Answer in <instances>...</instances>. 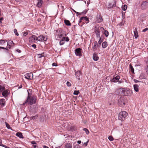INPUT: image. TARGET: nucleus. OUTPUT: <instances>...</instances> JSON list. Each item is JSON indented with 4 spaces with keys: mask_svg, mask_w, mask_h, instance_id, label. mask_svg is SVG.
<instances>
[{
    "mask_svg": "<svg viewBox=\"0 0 148 148\" xmlns=\"http://www.w3.org/2000/svg\"><path fill=\"white\" fill-rule=\"evenodd\" d=\"M37 40H38L40 42H42L43 41L42 35L39 36L38 37H37Z\"/></svg>",
    "mask_w": 148,
    "mask_h": 148,
    "instance_id": "nucleus-25",
    "label": "nucleus"
},
{
    "mask_svg": "<svg viewBox=\"0 0 148 148\" xmlns=\"http://www.w3.org/2000/svg\"><path fill=\"white\" fill-rule=\"evenodd\" d=\"M134 36L135 37V38H137L138 36V33L137 28H136L134 30Z\"/></svg>",
    "mask_w": 148,
    "mask_h": 148,
    "instance_id": "nucleus-14",
    "label": "nucleus"
},
{
    "mask_svg": "<svg viewBox=\"0 0 148 148\" xmlns=\"http://www.w3.org/2000/svg\"><path fill=\"white\" fill-rule=\"evenodd\" d=\"M66 84L67 86L68 87H70L71 85V83L68 81L67 82Z\"/></svg>",
    "mask_w": 148,
    "mask_h": 148,
    "instance_id": "nucleus-42",
    "label": "nucleus"
},
{
    "mask_svg": "<svg viewBox=\"0 0 148 148\" xmlns=\"http://www.w3.org/2000/svg\"><path fill=\"white\" fill-rule=\"evenodd\" d=\"M2 143V140L0 138V146L3 147L4 145H3Z\"/></svg>",
    "mask_w": 148,
    "mask_h": 148,
    "instance_id": "nucleus-45",
    "label": "nucleus"
},
{
    "mask_svg": "<svg viewBox=\"0 0 148 148\" xmlns=\"http://www.w3.org/2000/svg\"><path fill=\"white\" fill-rule=\"evenodd\" d=\"M73 148H82L78 144H76L75 145L74 147Z\"/></svg>",
    "mask_w": 148,
    "mask_h": 148,
    "instance_id": "nucleus-39",
    "label": "nucleus"
},
{
    "mask_svg": "<svg viewBox=\"0 0 148 148\" xmlns=\"http://www.w3.org/2000/svg\"><path fill=\"white\" fill-rule=\"evenodd\" d=\"M100 29L101 30H104V28L102 27H101L100 28Z\"/></svg>",
    "mask_w": 148,
    "mask_h": 148,
    "instance_id": "nucleus-64",
    "label": "nucleus"
},
{
    "mask_svg": "<svg viewBox=\"0 0 148 148\" xmlns=\"http://www.w3.org/2000/svg\"><path fill=\"white\" fill-rule=\"evenodd\" d=\"M145 69L146 70V72L148 75V65L146 66L145 67Z\"/></svg>",
    "mask_w": 148,
    "mask_h": 148,
    "instance_id": "nucleus-44",
    "label": "nucleus"
},
{
    "mask_svg": "<svg viewBox=\"0 0 148 148\" xmlns=\"http://www.w3.org/2000/svg\"><path fill=\"white\" fill-rule=\"evenodd\" d=\"M33 147L34 148L37 147V146L36 145V144L33 145Z\"/></svg>",
    "mask_w": 148,
    "mask_h": 148,
    "instance_id": "nucleus-62",
    "label": "nucleus"
},
{
    "mask_svg": "<svg viewBox=\"0 0 148 148\" xmlns=\"http://www.w3.org/2000/svg\"><path fill=\"white\" fill-rule=\"evenodd\" d=\"M43 148H49V147H48L45 146V145H44L43 146Z\"/></svg>",
    "mask_w": 148,
    "mask_h": 148,
    "instance_id": "nucleus-63",
    "label": "nucleus"
},
{
    "mask_svg": "<svg viewBox=\"0 0 148 148\" xmlns=\"http://www.w3.org/2000/svg\"><path fill=\"white\" fill-rule=\"evenodd\" d=\"M5 124L6 126V127H7V128L8 129H10L11 130H13L12 128L10 127V125L8 123L6 122H5Z\"/></svg>",
    "mask_w": 148,
    "mask_h": 148,
    "instance_id": "nucleus-29",
    "label": "nucleus"
},
{
    "mask_svg": "<svg viewBox=\"0 0 148 148\" xmlns=\"http://www.w3.org/2000/svg\"><path fill=\"white\" fill-rule=\"evenodd\" d=\"M25 76L26 78L28 79H32L33 77V74L32 73L26 74L25 75Z\"/></svg>",
    "mask_w": 148,
    "mask_h": 148,
    "instance_id": "nucleus-4",
    "label": "nucleus"
},
{
    "mask_svg": "<svg viewBox=\"0 0 148 148\" xmlns=\"http://www.w3.org/2000/svg\"><path fill=\"white\" fill-rule=\"evenodd\" d=\"M5 42V40H0V45H2Z\"/></svg>",
    "mask_w": 148,
    "mask_h": 148,
    "instance_id": "nucleus-40",
    "label": "nucleus"
},
{
    "mask_svg": "<svg viewBox=\"0 0 148 148\" xmlns=\"http://www.w3.org/2000/svg\"><path fill=\"white\" fill-rule=\"evenodd\" d=\"M88 140L87 142L85 143H84V145H85L86 146H87L88 145Z\"/></svg>",
    "mask_w": 148,
    "mask_h": 148,
    "instance_id": "nucleus-52",
    "label": "nucleus"
},
{
    "mask_svg": "<svg viewBox=\"0 0 148 148\" xmlns=\"http://www.w3.org/2000/svg\"><path fill=\"white\" fill-rule=\"evenodd\" d=\"M96 20L98 23L101 22L103 21V19L100 14L98 15L96 17Z\"/></svg>",
    "mask_w": 148,
    "mask_h": 148,
    "instance_id": "nucleus-10",
    "label": "nucleus"
},
{
    "mask_svg": "<svg viewBox=\"0 0 148 148\" xmlns=\"http://www.w3.org/2000/svg\"><path fill=\"white\" fill-rule=\"evenodd\" d=\"M133 87L134 90L136 92H138L139 91V86L137 84H135L133 85Z\"/></svg>",
    "mask_w": 148,
    "mask_h": 148,
    "instance_id": "nucleus-18",
    "label": "nucleus"
},
{
    "mask_svg": "<svg viewBox=\"0 0 148 148\" xmlns=\"http://www.w3.org/2000/svg\"><path fill=\"white\" fill-rule=\"evenodd\" d=\"M64 21V23L67 25L70 26L71 25V24L69 21L66 20H65Z\"/></svg>",
    "mask_w": 148,
    "mask_h": 148,
    "instance_id": "nucleus-27",
    "label": "nucleus"
},
{
    "mask_svg": "<svg viewBox=\"0 0 148 148\" xmlns=\"http://www.w3.org/2000/svg\"><path fill=\"white\" fill-rule=\"evenodd\" d=\"M23 35L24 36H26L28 34V33L27 32H23Z\"/></svg>",
    "mask_w": 148,
    "mask_h": 148,
    "instance_id": "nucleus-47",
    "label": "nucleus"
},
{
    "mask_svg": "<svg viewBox=\"0 0 148 148\" xmlns=\"http://www.w3.org/2000/svg\"><path fill=\"white\" fill-rule=\"evenodd\" d=\"M37 2L36 4V6L39 8H40L42 4V0H37Z\"/></svg>",
    "mask_w": 148,
    "mask_h": 148,
    "instance_id": "nucleus-16",
    "label": "nucleus"
},
{
    "mask_svg": "<svg viewBox=\"0 0 148 148\" xmlns=\"http://www.w3.org/2000/svg\"><path fill=\"white\" fill-rule=\"evenodd\" d=\"M103 40L102 39V37L101 36L100 38V39L99 40L98 42V44L100 45L101 44V42L103 41Z\"/></svg>",
    "mask_w": 148,
    "mask_h": 148,
    "instance_id": "nucleus-36",
    "label": "nucleus"
},
{
    "mask_svg": "<svg viewBox=\"0 0 148 148\" xmlns=\"http://www.w3.org/2000/svg\"><path fill=\"white\" fill-rule=\"evenodd\" d=\"M118 104L119 106H121L123 105H125V103L121 101V99H119L118 102Z\"/></svg>",
    "mask_w": 148,
    "mask_h": 148,
    "instance_id": "nucleus-23",
    "label": "nucleus"
},
{
    "mask_svg": "<svg viewBox=\"0 0 148 148\" xmlns=\"http://www.w3.org/2000/svg\"><path fill=\"white\" fill-rule=\"evenodd\" d=\"M65 148H72L71 145L70 143H67L65 145Z\"/></svg>",
    "mask_w": 148,
    "mask_h": 148,
    "instance_id": "nucleus-28",
    "label": "nucleus"
},
{
    "mask_svg": "<svg viewBox=\"0 0 148 148\" xmlns=\"http://www.w3.org/2000/svg\"><path fill=\"white\" fill-rule=\"evenodd\" d=\"M104 34L105 35L106 37H107L109 35V33L106 30H105L104 32Z\"/></svg>",
    "mask_w": 148,
    "mask_h": 148,
    "instance_id": "nucleus-31",
    "label": "nucleus"
},
{
    "mask_svg": "<svg viewBox=\"0 0 148 148\" xmlns=\"http://www.w3.org/2000/svg\"><path fill=\"white\" fill-rule=\"evenodd\" d=\"M32 46L33 47L34 49H36V45L35 44H33L32 45Z\"/></svg>",
    "mask_w": 148,
    "mask_h": 148,
    "instance_id": "nucleus-54",
    "label": "nucleus"
},
{
    "mask_svg": "<svg viewBox=\"0 0 148 148\" xmlns=\"http://www.w3.org/2000/svg\"><path fill=\"white\" fill-rule=\"evenodd\" d=\"M16 135L17 137H19L21 138H23V136L22 135V133L21 132H17Z\"/></svg>",
    "mask_w": 148,
    "mask_h": 148,
    "instance_id": "nucleus-20",
    "label": "nucleus"
},
{
    "mask_svg": "<svg viewBox=\"0 0 148 148\" xmlns=\"http://www.w3.org/2000/svg\"><path fill=\"white\" fill-rule=\"evenodd\" d=\"M120 79V77L119 75H117L114 77L113 78L110 80V81L112 82H118V80Z\"/></svg>",
    "mask_w": 148,
    "mask_h": 148,
    "instance_id": "nucleus-7",
    "label": "nucleus"
},
{
    "mask_svg": "<svg viewBox=\"0 0 148 148\" xmlns=\"http://www.w3.org/2000/svg\"><path fill=\"white\" fill-rule=\"evenodd\" d=\"M108 139L110 141H112L113 140V138L111 136H109L108 137Z\"/></svg>",
    "mask_w": 148,
    "mask_h": 148,
    "instance_id": "nucleus-43",
    "label": "nucleus"
},
{
    "mask_svg": "<svg viewBox=\"0 0 148 148\" xmlns=\"http://www.w3.org/2000/svg\"><path fill=\"white\" fill-rule=\"evenodd\" d=\"M5 89V87L0 85V92H2Z\"/></svg>",
    "mask_w": 148,
    "mask_h": 148,
    "instance_id": "nucleus-30",
    "label": "nucleus"
},
{
    "mask_svg": "<svg viewBox=\"0 0 148 148\" xmlns=\"http://www.w3.org/2000/svg\"><path fill=\"white\" fill-rule=\"evenodd\" d=\"M122 94L125 96H127L130 93V91L129 90L123 89L122 90Z\"/></svg>",
    "mask_w": 148,
    "mask_h": 148,
    "instance_id": "nucleus-12",
    "label": "nucleus"
},
{
    "mask_svg": "<svg viewBox=\"0 0 148 148\" xmlns=\"http://www.w3.org/2000/svg\"><path fill=\"white\" fill-rule=\"evenodd\" d=\"M3 20V18H0V22L1 23V21H2Z\"/></svg>",
    "mask_w": 148,
    "mask_h": 148,
    "instance_id": "nucleus-60",
    "label": "nucleus"
},
{
    "mask_svg": "<svg viewBox=\"0 0 148 148\" xmlns=\"http://www.w3.org/2000/svg\"><path fill=\"white\" fill-rule=\"evenodd\" d=\"M83 20H84L86 21H87V22L86 23H88L89 22V20L88 18L86 16L84 17H82L80 18L79 21V23H81L82 21Z\"/></svg>",
    "mask_w": 148,
    "mask_h": 148,
    "instance_id": "nucleus-13",
    "label": "nucleus"
},
{
    "mask_svg": "<svg viewBox=\"0 0 148 148\" xmlns=\"http://www.w3.org/2000/svg\"><path fill=\"white\" fill-rule=\"evenodd\" d=\"M29 91H31L30 89L27 90V92L28 94V96L27 100L23 103V105H24L27 103L28 104L32 105L35 103L36 100V97L34 96H33L30 97V96L31 94L29 92Z\"/></svg>",
    "mask_w": 148,
    "mask_h": 148,
    "instance_id": "nucleus-1",
    "label": "nucleus"
},
{
    "mask_svg": "<svg viewBox=\"0 0 148 148\" xmlns=\"http://www.w3.org/2000/svg\"><path fill=\"white\" fill-rule=\"evenodd\" d=\"M52 66H57V64L56 63L54 62L52 63Z\"/></svg>",
    "mask_w": 148,
    "mask_h": 148,
    "instance_id": "nucleus-51",
    "label": "nucleus"
},
{
    "mask_svg": "<svg viewBox=\"0 0 148 148\" xmlns=\"http://www.w3.org/2000/svg\"><path fill=\"white\" fill-rule=\"evenodd\" d=\"M97 42L95 41L94 43V46L92 47V48L93 49H95L97 48Z\"/></svg>",
    "mask_w": 148,
    "mask_h": 148,
    "instance_id": "nucleus-34",
    "label": "nucleus"
},
{
    "mask_svg": "<svg viewBox=\"0 0 148 148\" xmlns=\"http://www.w3.org/2000/svg\"><path fill=\"white\" fill-rule=\"evenodd\" d=\"M107 45L108 44H107V43L106 41L103 42L102 44V48H106L107 46Z\"/></svg>",
    "mask_w": 148,
    "mask_h": 148,
    "instance_id": "nucleus-26",
    "label": "nucleus"
},
{
    "mask_svg": "<svg viewBox=\"0 0 148 148\" xmlns=\"http://www.w3.org/2000/svg\"><path fill=\"white\" fill-rule=\"evenodd\" d=\"M116 6V2L114 1L111 3H109L108 6V8H113Z\"/></svg>",
    "mask_w": 148,
    "mask_h": 148,
    "instance_id": "nucleus-8",
    "label": "nucleus"
},
{
    "mask_svg": "<svg viewBox=\"0 0 148 148\" xmlns=\"http://www.w3.org/2000/svg\"><path fill=\"white\" fill-rule=\"evenodd\" d=\"M12 44L14 45V42H13L12 41L10 40H9V41H8V42L7 46H9L8 47L9 49L10 48L11 46H12Z\"/></svg>",
    "mask_w": 148,
    "mask_h": 148,
    "instance_id": "nucleus-19",
    "label": "nucleus"
},
{
    "mask_svg": "<svg viewBox=\"0 0 148 148\" xmlns=\"http://www.w3.org/2000/svg\"><path fill=\"white\" fill-rule=\"evenodd\" d=\"M81 73L79 71H77L75 72V75L76 78L79 77L81 75Z\"/></svg>",
    "mask_w": 148,
    "mask_h": 148,
    "instance_id": "nucleus-21",
    "label": "nucleus"
},
{
    "mask_svg": "<svg viewBox=\"0 0 148 148\" xmlns=\"http://www.w3.org/2000/svg\"><path fill=\"white\" fill-rule=\"evenodd\" d=\"M81 49L80 48H78L75 50V53L76 56H81L82 55L81 53Z\"/></svg>",
    "mask_w": 148,
    "mask_h": 148,
    "instance_id": "nucleus-3",
    "label": "nucleus"
},
{
    "mask_svg": "<svg viewBox=\"0 0 148 148\" xmlns=\"http://www.w3.org/2000/svg\"><path fill=\"white\" fill-rule=\"evenodd\" d=\"M37 37L34 35H32V36L30 37L29 38V42L32 43L35 42V41L37 40Z\"/></svg>",
    "mask_w": 148,
    "mask_h": 148,
    "instance_id": "nucleus-5",
    "label": "nucleus"
},
{
    "mask_svg": "<svg viewBox=\"0 0 148 148\" xmlns=\"http://www.w3.org/2000/svg\"><path fill=\"white\" fill-rule=\"evenodd\" d=\"M3 147H4L5 148H10V147H9L5 145H4Z\"/></svg>",
    "mask_w": 148,
    "mask_h": 148,
    "instance_id": "nucleus-59",
    "label": "nucleus"
},
{
    "mask_svg": "<svg viewBox=\"0 0 148 148\" xmlns=\"http://www.w3.org/2000/svg\"><path fill=\"white\" fill-rule=\"evenodd\" d=\"M127 115L128 114L126 112H121L118 115V119L121 121H123L125 120Z\"/></svg>",
    "mask_w": 148,
    "mask_h": 148,
    "instance_id": "nucleus-2",
    "label": "nucleus"
},
{
    "mask_svg": "<svg viewBox=\"0 0 148 148\" xmlns=\"http://www.w3.org/2000/svg\"><path fill=\"white\" fill-rule=\"evenodd\" d=\"M92 58L94 61H96L98 60L99 58L98 57L97 54L94 53L93 55Z\"/></svg>",
    "mask_w": 148,
    "mask_h": 148,
    "instance_id": "nucleus-17",
    "label": "nucleus"
},
{
    "mask_svg": "<svg viewBox=\"0 0 148 148\" xmlns=\"http://www.w3.org/2000/svg\"><path fill=\"white\" fill-rule=\"evenodd\" d=\"M141 7L143 9H146L148 8V2L147 1H143L142 2Z\"/></svg>",
    "mask_w": 148,
    "mask_h": 148,
    "instance_id": "nucleus-6",
    "label": "nucleus"
},
{
    "mask_svg": "<svg viewBox=\"0 0 148 148\" xmlns=\"http://www.w3.org/2000/svg\"><path fill=\"white\" fill-rule=\"evenodd\" d=\"M134 81L135 83H137L139 82H140L139 81L137 80V79H134Z\"/></svg>",
    "mask_w": 148,
    "mask_h": 148,
    "instance_id": "nucleus-50",
    "label": "nucleus"
},
{
    "mask_svg": "<svg viewBox=\"0 0 148 148\" xmlns=\"http://www.w3.org/2000/svg\"><path fill=\"white\" fill-rule=\"evenodd\" d=\"M0 48L2 49H5L6 50H8V49H7L6 48H5L4 47H0Z\"/></svg>",
    "mask_w": 148,
    "mask_h": 148,
    "instance_id": "nucleus-56",
    "label": "nucleus"
},
{
    "mask_svg": "<svg viewBox=\"0 0 148 148\" xmlns=\"http://www.w3.org/2000/svg\"><path fill=\"white\" fill-rule=\"evenodd\" d=\"M123 25L124 24L122 22H121L119 24V26L120 27L123 26Z\"/></svg>",
    "mask_w": 148,
    "mask_h": 148,
    "instance_id": "nucleus-46",
    "label": "nucleus"
},
{
    "mask_svg": "<svg viewBox=\"0 0 148 148\" xmlns=\"http://www.w3.org/2000/svg\"><path fill=\"white\" fill-rule=\"evenodd\" d=\"M65 37H63V38H62V39L61 40H63V41H65Z\"/></svg>",
    "mask_w": 148,
    "mask_h": 148,
    "instance_id": "nucleus-61",
    "label": "nucleus"
},
{
    "mask_svg": "<svg viewBox=\"0 0 148 148\" xmlns=\"http://www.w3.org/2000/svg\"><path fill=\"white\" fill-rule=\"evenodd\" d=\"M5 105V99H1L0 100V107H2Z\"/></svg>",
    "mask_w": 148,
    "mask_h": 148,
    "instance_id": "nucleus-15",
    "label": "nucleus"
},
{
    "mask_svg": "<svg viewBox=\"0 0 148 148\" xmlns=\"http://www.w3.org/2000/svg\"><path fill=\"white\" fill-rule=\"evenodd\" d=\"M65 40L66 41L68 42V41H69V38L68 37H65Z\"/></svg>",
    "mask_w": 148,
    "mask_h": 148,
    "instance_id": "nucleus-48",
    "label": "nucleus"
},
{
    "mask_svg": "<svg viewBox=\"0 0 148 148\" xmlns=\"http://www.w3.org/2000/svg\"><path fill=\"white\" fill-rule=\"evenodd\" d=\"M14 32L16 35L17 36H18L19 35V34L18 33L16 29H14Z\"/></svg>",
    "mask_w": 148,
    "mask_h": 148,
    "instance_id": "nucleus-33",
    "label": "nucleus"
},
{
    "mask_svg": "<svg viewBox=\"0 0 148 148\" xmlns=\"http://www.w3.org/2000/svg\"><path fill=\"white\" fill-rule=\"evenodd\" d=\"M2 95L4 97H7L10 93V91L8 89H5L2 92Z\"/></svg>",
    "mask_w": 148,
    "mask_h": 148,
    "instance_id": "nucleus-9",
    "label": "nucleus"
},
{
    "mask_svg": "<svg viewBox=\"0 0 148 148\" xmlns=\"http://www.w3.org/2000/svg\"><path fill=\"white\" fill-rule=\"evenodd\" d=\"M79 91L77 90H75L73 92V94L75 95H77L79 94Z\"/></svg>",
    "mask_w": 148,
    "mask_h": 148,
    "instance_id": "nucleus-41",
    "label": "nucleus"
},
{
    "mask_svg": "<svg viewBox=\"0 0 148 148\" xmlns=\"http://www.w3.org/2000/svg\"><path fill=\"white\" fill-rule=\"evenodd\" d=\"M148 30V28L147 27L145 29L143 30L142 32H145Z\"/></svg>",
    "mask_w": 148,
    "mask_h": 148,
    "instance_id": "nucleus-49",
    "label": "nucleus"
},
{
    "mask_svg": "<svg viewBox=\"0 0 148 148\" xmlns=\"http://www.w3.org/2000/svg\"><path fill=\"white\" fill-rule=\"evenodd\" d=\"M16 51L17 52H18V53H20L21 52V50H20L19 49H16Z\"/></svg>",
    "mask_w": 148,
    "mask_h": 148,
    "instance_id": "nucleus-57",
    "label": "nucleus"
},
{
    "mask_svg": "<svg viewBox=\"0 0 148 148\" xmlns=\"http://www.w3.org/2000/svg\"><path fill=\"white\" fill-rule=\"evenodd\" d=\"M78 144H80L81 143V140H78L77 142Z\"/></svg>",
    "mask_w": 148,
    "mask_h": 148,
    "instance_id": "nucleus-58",
    "label": "nucleus"
},
{
    "mask_svg": "<svg viewBox=\"0 0 148 148\" xmlns=\"http://www.w3.org/2000/svg\"><path fill=\"white\" fill-rule=\"evenodd\" d=\"M127 5H123L122 6V9H127Z\"/></svg>",
    "mask_w": 148,
    "mask_h": 148,
    "instance_id": "nucleus-37",
    "label": "nucleus"
},
{
    "mask_svg": "<svg viewBox=\"0 0 148 148\" xmlns=\"http://www.w3.org/2000/svg\"><path fill=\"white\" fill-rule=\"evenodd\" d=\"M74 12H75L77 16H78L79 15H84L86 14L87 12V11L84 10V11L82 12H77L75 11V10H72Z\"/></svg>",
    "mask_w": 148,
    "mask_h": 148,
    "instance_id": "nucleus-11",
    "label": "nucleus"
},
{
    "mask_svg": "<svg viewBox=\"0 0 148 148\" xmlns=\"http://www.w3.org/2000/svg\"><path fill=\"white\" fill-rule=\"evenodd\" d=\"M60 44L61 45H62L65 43V41H63V40H61L59 42Z\"/></svg>",
    "mask_w": 148,
    "mask_h": 148,
    "instance_id": "nucleus-35",
    "label": "nucleus"
},
{
    "mask_svg": "<svg viewBox=\"0 0 148 148\" xmlns=\"http://www.w3.org/2000/svg\"><path fill=\"white\" fill-rule=\"evenodd\" d=\"M130 68L131 72L133 73H134V69L133 66L131 64H130L129 65Z\"/></svg>",
    "mask_w": 148,
    "mask_h": 148,
    "instance_id": "nucleus-24",
    "label": "nucleus"
},
{
    "mask_svg": "<svg viewBox=\"0 0 148 148\" xmlns=\"http://www.w3.org/2000/svg\"><path fill=\"white\" fill-rule=\"evenodd\" d=\"M42 37H43V40L44 41H46L47 40V36H44L42 35Z\"/></svg>",
    "mask_w": 148,
    "mask_h": 148,
    "instance_id": "nucleus-38",
    "label": "nucleus"
},
{
    "mask_svg": "<svg viewBox=\"0 0 148 148\" xmlns=\"http://www.w3.org/2000/svg\"><path fill=\"white\" fill-rule=\"evenodd\" d=\"M31 143L33 145L36 144V143L35 141H32L31 142Z\"/></svg>",
    "mask_w": 148,
    "mask_h": 148,
    "instance_id": "nucleus-53",
    "label": "nucleus"
},
{
    "mask_svg": "<svg viewBox=\"0 0 148 148\" xmlns=\"http://www.w3.org/2000/svg\"><path fill=\"white\" fill-rule=\"evenodd\" d=\"M146 66L148 65V58H147L146 61Z\"/></svg>",
    "mask_w": 148,
    "mask_h": 148,
    "instance_id": "nucleus-55",
    "label": "nucleus"
},
{
    "mask_svg": "<svg viewBox=\"0 0 148 148\" xmlns=\"http://www.w3.org/2000/svg\"><path fill=\"white\" fill-rule=\"evenodd\" d=\"M95 33L96 34V36L97 38H100V31L99 30H97L95 31Z\"/></svg>",
    "mask_w": 148,
    "mask_h": 148,
    "instance_id": "nucleus-22",
    "label": "nucleus"
},
{
    "mask_svg": "<svg viewBox=\"0 0 148 148\" xmlns=\"http://www.w3.org/2000/svg\"><path fill=\"white\" fill-rule=\"evenodd\" d=\"M84 131H85L86 134L88 135L89 133V131L86 128H84L83 129Z\"/></svg>",
    "mask_w": 148,
    "mask_h": 148,
    "instance_id": "nucleus-32",
    "label": "nucleus"
}]
</instances>
